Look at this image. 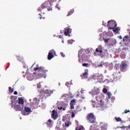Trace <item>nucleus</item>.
<instances>
[{
    "instance_id": "nucleus-1",
    "label": "nucleus",
    "mask_w": 130,
    "mask_h": 130,
    "mask_svg": "<svg viewBox=\"0 0 130 130\" xmlns=\"http://www.w3.org/2000/svg\"><path fill=\"white\" fill-rule=\"evenodd\" d=\"M51 6L52 5H51V3L50 2H45L44 3H43L41 5V7H39L38 9V11L39 12H41L42 10H43V9H46V8H47L48 11H52V7H51Z\"/></svg>"
},
{
    "instance_id": "nucleus-2",
    "label": "nucleus",
    "mask_w": 130,
    "mask_h": 130,
    "mask_svg": "<svg viewBox=\"0 0 130 130\" xmlns=\"http://www.w3.org/2000/svg\"><path fill=\"white\" fill-rule=\"evenodd\" d=\"M86 119L90 123H95L96 122V117H95L93 113L87 114Z\"/></svg>"
},
{
    "instance_id": "nucleus-3",
    "label": "nucleus",
    "mask_w": 130,
    "mask_h": 130,
    "mask_svg": "<svg viewBox=\"0 0 130 130\" xmlns=\"http://www.w3.org/2000/svg\"><path fill=\"white\" fill-rule=\"evenodd\" d=\"M51 94H53V90L46 89L42 93L41 95L43 99H46L47 97L51 96Z\"/></svg>"
},
{
    "instance_id": "nucleus-4",
    "label": "nucleus",
    "mask_w": 130,
    "mask_h": 130,
    "mask_svg": "<svg viewBox=\"0 0 130 130\" xmlns=\"http://www.w3.org/2000/svg\"><path fill=\"white\" fill-rule=\"evenodd\" d=\"M116 26H117V23L114 20H110L108 21L107 27H108L110 30H112V29H114V28H116Z\"/></svg>"
},
{
    "instance_id": "nucleus-5",
    "label": "nucleus",
    "mask_w": 130,
    "mask_h": 130,
    "mask_svg": "<svg viewBox=\"0 0 130 130\" xmlns=\"http://www.w3.org/2000/svg\"><path fill=\"white\" fill-rule=\"evenodd\" d=\"M12 107H14V109L16 111H22V109L24 108V106H22V105H20L19 104L15 103V106L13 105V101L11 103Z\"/></svg>"
},
{
    "instance_id": "nucleus-6",
    "label": "nucleus",
    "mask_w": 130,
    "mask_h": 130,
    "mask_svg": "<svg viewBox=\"0 0 130 130\" xmlns=\"http://www.w3.org/2000/svg\"><path fill=\"white\" fill-rule=\"evenodd\" d=\"M31 112V109L29 107L23 106V108L21 110V113L23 115H29Z\"/></svg>"
},
{
    "instance_id": "nucleus-7",
    "label": "nucleus",
    "mask_w": 130,
    "mask_h": 130,
    "mask_svg": "<svg viewBox=\"0 0 130 130\" xmlns=\"http://www.w3.org/2000/svg\"><path fill=\"white\" fill-rule=\"evenodd\" d=\"M34 71H38L40 73H44V74H46L47 70L45 69V68L43 67H39L38 64L37 65V67L34 68Z\"/></svg>"
},
{
    "instance_id": "nucleus-8",
    "label": "nucleus",
    "mask_w": 130,
    "mask_h": 130,
    "mask_svg": "<svg viewBox=\"0 0 130 130\" xmlns=\"http://www.w3.org/2000/svg\"><path fill=\"white\" fill-rule=\"evenodd\" d=\"M113 78L115 81H117V80H119L120 78H121V75L120 74V71L118 72L114 73L113 74Z\"/></svg>"
},
{
    "instance_id": "nucleus-9",
    "label": "nucleus",
    "mask_w": 130,
    "mask_h": 130,
    "mask_svg": "<svg viewBox=\"0 0 130 130\" xmlns=\"http://www.w3.org/2000/svg\"><path fill=\"white\" fill-rule=\"evenodd\" d=\"M127 67V64H126V63L123 61L121 62L120 65V70L121 72H125V71H126Z\"/></svg>"
},
{
    "instance_id": "nucleus-10",
    "label": "nucleus",
    "mask_w": 130,
    "mask_h": 130,
    "mask_svg": "<svg viewBox=\"0 0 130 130\" xmlns=\"http://www.w3.org/2000/svg\"><path fill=\"white\" fill-rule=\"evenodd\" d=\"M88 72H89V70H88V69H85L84 73L81 74V77L82 80L85 79H88V76H89Z\"/></svg>"
},
{
    "instance_id": "nucleus-11",
    "label": "nucleus",
    "mask_w": 130,
    "mask_h": 130,
    "mask_svg": "<svg viewBox=\"0 0 130 130\" xmlns=\"http://www.w3.org/2000/svg\"><path fill=\"white\" fill-rule=\"evenodd\" d=\"M55 51H54V50H52L50 51H49L48 55V59L49 60H50V59L53 58V57H54V55L53 54H55Z\"/></svg>"
},
{
    "instance_id": "nucleus-12",
    "label": "nucleus",
    "mask_w": 130,
    "mask_h": 130,
    "mask_svg": "<svg viewBox=\"0 0 130 130\" xmlns=\"http://www.w3.org/2000/svg\"><path fill=\"white\" fill-rule=\"evenodd\" d=\"M95 99L96 101H98V102H100L101 107H104V102H103V101H102L101 96H100V95H98L95 97Z\"/></svg>"
},
{
    "instance_id": "nucleus-13",
    "label": "nucleus",
    "mask_w": 130,
    "mask_h": 130,
    "mask_svg": "<svg viewBox=\"0 0 130 130\" xmlns=\"http://www.w3.org/2000/svg\"><path fill=\"white\" fill-rule=\"evenodd\" d=\"M102 48L98 47L96 49L95 52H94V55H97V53L98 55H101L102 54Z\"/></svg>"
},
{
    "instance_id": "nucleus-14",
    "label": "nucleus",
    "mask_w": 130,
    "mask_h": 130,
    "mask_svg": "<svg viewBox=\"0 0 130 130\" xmlns=\"http://www.w3.org/2000/svg\"><path fill=\"white\" fill-rule=\"evenodd\" d=\"M71 33H72V29L70 28L65 29V31L64 32L65 36H69V37H71V35H70Z\"/></svg>"
},
{
    "instance_id": "nucleus-15",
    "label": "nucleus",
    "mask_w": 130,
    "mask_h": 130,
    "mask_svg": "<svg viewBox=\"0 0 130 130\" xmlns=\"http://www.w3.org/2000/svg\"><path fill=\"white\" fill-rule=\"evenodd\" d=\"M16 103L24 106V100L21 98H18V100L16 101Z\"/></svg>"
},
{
    "instance_id": "nucleus-16",
    "label": "nucleus",
    "mask_w": 130,
    "mask_h": 130,
    "mask_svg": "<svg viewBox=\"0 0 130 130\" xmlns=\"http://www.w3.org/2000/svg\"><path fill=\"white\" fill-rule=\"evenodd\" d=\"M51 116L52 118H53L54 119H56V118H57V112L53 110L52 112Z\"/></svg>"
},
{
    "instance_id": "nucleus-17",
    "label": "nucleus",
    "mask_w": 130,
    "mask_h": 130,
    "mask_svg": "<svg viewBox=\"0 0 130 130\" xmlns=\"http://www.w3.org/2000/svg\"><path fill=\"white\" fill-rule=\"evenodd\" d=\"M45 73L43 72H41L40 73H39L37 75V79H41V78H45Z\"/></svg>"
},
{
    "instance_id": "nucleus-18",
    "label": "nucleus",
    "mask_w": 130,
    "mask_h": 130,
    "mask_svg": "<svg viewBox=\"0 0 130 130\" xmlns=\"http://www.w3.org/2000/svg\"><path fill=\"white\" fill-rule=\"evenodd\" d=\"M81 110H82V108L81 106H77L75 108V110H74V112H75V113H77V112L81 111Z\"/></svg>"
},
{
    "instance_id": "nucleus-19",
    "label": "nucleus",
    "mask_w": 130,
    "mask_h": 130,
    "mask_svg": "<svg viewBox=\"0 0 130 130\" xmlns=\"http://www.w3.org/2000/svg\"><path fill=\"white\" fill-rule=\"evenodd\" d=\"M33 75L32 74H29L27 76V79L28 81H32L33 80Z\"/></svg>"
},
{
    "instance_id": "nucleus-20",
    "label": "nucleus",
    "mask_w": 130,
    "mask_h": 130,
    "mask_svg": "<svg viewBox=\"0 0 130 130\" xmlns=\"http://www.w3.org/2000/svg\"><path fill=\"white\" fill-rule=\"evenodd\" d=\"M75 10L74 9H71L68 14L67 15V17H69V16H71V15H73L74 14V12Z\"/></svg>"
},
{
    "instance_id": "nucleus-21",
    "label": "nucleus",
    "mask_w": 130,
    "mask_h": 130,
    "mask_svg": "<svg viewBox=\"0 0 130 130\" xmlns=\"http://www.w3.org/2000/svg\"><path fill=\"white\" fill-rule=\"evenodd\" d=\"M76 130H85V129L84 128V127L82 126H78L76 127Z\"/></svg>"
},
{
    "instance_id": "nucleus-22",
    "label": "nucleus",
    "mask_w": 130,
    "mask_h": 130,
    "mask_svg": "<svg viewBox=\"0 0 130 130\" xmlns=\"http://www.w3.org/2000/svg\"><path fill=\"white\" fill-rule=\"evenodd\" d=\"M115 119L116 120V121L117 122H121L122 121V120L121 119V118H120V117H115Z\"/></svg>"
},
{
    "instance_id": "nucleus-23",
    "label": "nucleus",
    "mask_w": 130,
    "mask_h": 130,
    "mask_svg": "<svg viewBox=\"0 0 130 130\" xmlns=\"http://www.w3.org/2000/svg\"><path fill=\"white\" fill-rule=\"evenodd\" d=\"M103 40L105 42V43H108V41H109V40H110V39L103 38Z\"/></svg>"
},
{
    "instance_id": "nucleus-24",
    "label": "nucleus",
    "mask_w": 130,
    "mask_h": 130,
    "mask_svg": "<svg viewBox=\"0 0 130 130\" xmlns=\"http://www.w3.org/2000/svg\"><path fill=\"white\" fill-rule=\"evenodd\" d=\"M56 130H62L60 128V124H58L56 126Z\"/></svg>"
},
{
    "instance_id": "nucleus-25",
    "label": "nucleus",
    "mask_w": 130,
    "mask_h": 130,
    "mask_svg": "<svg viewBox=\"0 0 130 130\" xmlns=\"http://www.w3.org/2000/svg\"><path fill=\"white\" fill-rule=\"evenodd\" d=\"M83 67H85V68H88L89 67V63H83L82 64Z\"/></svg>"
},
{
    "instance_id": "nucleus-26",
    "label": "nucleus",
    "mask_w": 130,
    "mask_h": 130,
    "mask_svg": "<svg viewBox=\"0 0 130 130\" xmlns=\"http://www.w3.org/2000/svg\"><path fill=\"white\" fill-rule=\"evenodd\" d=\"M113 31L115 33H118V27H116L115 29H113Z\"/></svg>"
},
{
    "instance_id": "nucleus-27",
    "label": "nucleus",
    "mask_w": 130,
    "mask_h": 130,
    "mask_svg": "<svg viewBox=\"0 0 130 130\" xmlns=\"http://www.w3.org/2000/svg\"><path fill=\"white\" fill-rule=\"evenodd\" d=\"M70 108L71 109H74L75 107H74V104L72 103H70Z\"/></svg>"
},
{
    "instance_id": "nucleus-28",
    "label": "nucleus",
    "mask_w": 130,
    "mask_h": 130,
    "mask_svg": "<svg viewBox=\"0 0 130 130\" xmlns=\"http://www.w3.org/2000/svg\"><path fill=\"white\" fill-rule=\"evenodd\" d=\"M107 95H108V99H110V98H111V92H107Z\"/></svg>"
},
{
    "instance_id": "nucleus-29",
    "label": "nucleus",
    "mask_w": 130,
    "mask_h": 130,
    "mask_svg": "<svg viewBox=\"0 0 130 130\" xmlns=\"http://www.w3.org/2000/svg\"><path fill=\"white\" fill-rule=\"evenodd\" d=\"M65 126L66 127H69L70 126V122H65Z\"/></svg>"
},
{
    "instance_id": "nucleus-30",
    "label": "nucleus",
    "mask_w": 130,
    "mask_h": 130,
    "mask_svg": "<svg viewBox=\"0 0 130 130\" xmlns=\"http://www.w3.org/2000/svg\"><path fill=\"white\" fill-rule=\"evenodd\" d=\"M123 130H128V128L127 126H123V127H120Z\"/></svg>"
},
{
    "instance_id": "nucleus-31",
    "label": "nucleus",
    "mask_w": 130,
    "mask_h": 130,
    "mask_svg": "<svg viewBox=\"0 0 130 130\" xmlns=\"http://www.w3.org/2000/svg\"><path fill=\"white\" fill-rule=\"evenodd\" d=\"M75 116H76V114H75V112H72L71 117H72V118H74V117H75Z\"/></svg>"
},
{
    "instance_id": "nucleus-32",
    "label": "nucleus",
    "mask_w": 130,
    "mask_h": 130,
    "mask_svg": "<svg viewBox=\"0 0 130 130\" xmlns=\"http://www.w3.org/2000/svg\"><path fill=\"white\" fill-rule=\"evenodd\" d=\"M68 43L69 44H73V40H68Z\"/></svg>"
},
{
    "instance_id": "nucleus-33",
    "label": "nucleus",
    "mask_w": 130,
    "mask_h": 130,
    "mask_svg": "<svg viewBox=\"0 0 130 130\" xmlns=\"http://www.w3.org/2000/svg\"><path fill=\"white\" fill-rule=\"evenodd\" d=\"M9 91L11 92V93H13V92H14V89L13 88L12 89V87H9Z\"/></svg>"
},
{
    "instance_id": "nucleus-34",
    "label": "nucleus",
    "mask_w": 130,
    "mask_h": 130,
    "mask_svg": "<svg viewBox=\"0 0 130 130\" xmlns=\"http://www.w3.org/2000/svg\"><path fill=\"white\" fill-rule=\"evenodd\" d=\"M127 38H128V37L127 36H125L124 38H123V41L125 42V41H126V40H127Z\"/></svg>"
},
{
    "instance_id": "nucleus-35",
    "label": "nucleus",
    "mask_w": 130,
    "mask_h": 130,
    "mask_svg": "<svg viewBox=\"0 0 130 130\" xmlns=\"http://www.w3.org/2000/svg\"><path fill=\"white\" fill-rule=\"evenodd\" d=\"M78 61H79V62H80V63H82V62H84V60H81V58H79Z\"/></svg>"
},
{
    "instance_id": "nucleus-36",
    "label": "nucleus",
    "mask_w": 130,
    "mask_h": 130,
    "mask_svg": "<svg viewBox=\"0 0 130 130\" xmlns=\"http://www.w3.org/2000/svg\"><path fill=\"white\" fill-rule=\"evenodd\" d=\"M103 93H107V89H106V88H104V89H103Z\"/></svg>"
},
{
    "instance_id": "nucleus-37",
    "label": "nucleus",
    "mask_w": 130,
    "mask_h": 130,
    "mask_svg": "<svg viewBox=\"0 0 130 130\" xmlns=\"http://www.w3.org/2000/svg\"><path fill=\"white\" fill-rule=\"evenodd\" d=\"M94 94H95V95H98V94L99 93V91H94Z\"/></svg>"
},
{
    "instance_id": "nucleus-38",
    "label": "nucleus",
    "mask_w": 130,
    "mask_h": 130,
    "mask_svg": "<svg viewBox=\"0 0 130 130\" xmlns=\"http://www.w3.org/2000/svg\"><path fill=\"white\" fill-rule=\"evenodd\" d=\"M102 130H107V128L105 127V126H102Z\"/></svg>"
},
{
    "instance_id": "nucleus-39",
    "label": "nucleus",
    "mask_w": 130,
    "mask_h": 130,
    "mask_svg": "<svg viewBox=\"0 0 130 130\" xmlns=\"http://www.w3.org/2000/svg\"><path fill=\"white\" fill-rule=\"evenodd\" d=\"M75 102H76V100H72L71 101V103H73V104L75 103Z\"/></svg>"
},
{
    "instance_id": "nucleus-40",
    "label": "nucleus",
    "mask_w": 130,
    "mask_h": 130,
    "mask_svg": "<svg viewBox=\"0 0 130 130\" xmlns=\"http://www.w3.org/2000/svg\"><path fill=\"white\" fill-rule=\"evenodd\" d=\"M60 55H61V56L62 57H64V56H65L64 54L63 53H62V52H61V53H60Z\"/></svg>"
},
{
    "instance_id": "nucleus-41",
    "label": "nucleus",
    "mask_w": 130,
    "mask_h": 130,
    "mask_svg": "<svg viewBox=\"0 0 130 130\" xmlns=\"http://www.w3.org/2000/svg\"><path fill=\"white\" fill-rule=\"evenodd\" d=\"M128 112H129V110H125L124 112V113H127Z\"/></svg>"
},
{
    "instance_id": "nucleus-42",
    "label": "nucleus",
    "mask_w": 130,
    "mask_h": 130,
    "mask_svg": "<svg viewBox=\"0 0 130 130\" xmlns=\"http://www.w3.org/2000/svg\"><path fill=\"white\" fill-rule=\"evenodd\" d=\"M39 18L40 19H42V16L41 15V14H39Z\"/></svg>"
},
{
    "instance_id": "nucleus-43",
    "label": "nucleus",
    "mask_w": 130,
    "mask_h": 130,
    "mask_svg": "<svg viewBox=\"0 0 130 130\" xmlns=\"http://www.w3.org/2000/svg\"><path fill=\"white\" fill-rule=\"evenodd\" d=\"M55 7L56 8V9H58V10H60V8H59V7H58V5H56Z\"/></svg>"
},
{
    "instance_id": "nucleus-44",
    "label": "nucleus",
    "mask_w": 130,
    "mask_h": 130,
    "mask_svg": "<svg viewBox=\"0 0 130 130\" xmlns=\"http://www.w3.org/2000/svg\"><path fill=\"white\" fill-rule=\"evenodd\" d=\"M58 109H59V110H61V109H63V108H62V107H58Z\"/></svg>"
},
{
    "instance_id": "nucleus-45",
    "label": "nucleus",
    "mask_w": 130,
    "mask_h": 130,
    "mask_svg": "<svg viewBox=\"0 0 130 130\" xmlns=\"http://www.w3.org/2000/svg\"><path fill=\"white\" fill-rule=\"evenodd\" d=\"M51 3H55L56 2V0H50Z\"/></svg>"
},
{
    "instance_id": "nucleus-46",
    "label": "nucleus",
    "mask_w": 130,
    "mask_h": 130,
    "mask_svg": "<svg viewBox=\"0 0 130 130\" xmlns=\"http://www.w3.org/2000/svg\"><path fill=\"white\" fill-rule=\"evenodd\" d=\"M14 95H17L18 92H17V91H15L14 92Z\"/></svg>"
},
{
    "instance_id": "nucleus-47",
    "label": "nucleus",
    "mask_w": 130,
    "mask_h": 130,
    "mask_svg": "<svg viewBox=\"0 0 130 130\" xmlns=\"http://www.w3.org/2000/svg\"><path fill=\"white\" fill-rule=\"evenodd\" d=\"M48 122H49V123H51L52 121L50 119H49Z\"/></svg>"
},
{
    "instance_id": "nucleus-48",
    "label": "nucleus",
    "mask_w": 130,
    "mask_h": 130,
    "mask_svg": "<svg viewBox=\"0 0 130 130\" xmlns=\"http://www.w3.org/2000/svg\"><path fill=\"white\" fill-rule=\"evenodd\" d=\"M118 37L119 38V39H122V37H121V36H119Z\"/></svg>"
},
{
    "instance_id": "nucleus-49",
    "label": "nucleus",
    "mask_w": 130,
    "mask_h": 130,
    "mask_svg": "<svg viewBox=\"0 0 130 130\" xmlns=\"http://www.w3.org/2000/svg\"><path fill=\"white\" fill-rule=\"evenodd\" d=\"M69 85H70V83H69V82H67L66 83V86H69Z\"/></svg>"
},
{
    "instance_id": "nucleus-50",
    "label": "nucleus",
    "mask_w": 130,
    "mask_h": 130,
    "mask_svg": "<svg viewBox=\"0 0 130 130\" xmlns=\"http://www.w3.org/2000/svg\"><path fill=\"white\" fill-rule=\"evenodd\" d=\"M128 127V129L130 130V124L127 126Z\"/></svg>"
},
{
    "instance_id": "nucleus-51",
    "label": "nucleus",
    "mask_w": 130,
    "mask_h": 130,
    "mask_svg": "<svg viewBox=\"0 0 130 130\" xmlns=\"http://www.w3.org/2000/svg\"><path fill=\"white\" fill-rule=\"evenodd\" d=\"M34 64H35V63H34L32 66L31 67V68H33V66H34Z\"/></svg>"
},
{
    "instance_id": "nucleus-52",
    "label": "nucleus",
    "mask_w": 130,
    "mask_h": 130,
    "mask_svg": "<svg viewBox=\"0 0 130 130\" xmlns=\"http://www.w3.org/2000/svg\"><path fill=\"white\" fill-rule=\"evenodd\" d=\"M38 88H40V85H38Z\"/></svg>"
},
{
    "instance_id": "nucleus-53",
    "label": "nucleus",
    "mask_w": 130,
    "mask_h": 130,
    "mask_svg": "<svg viewBox=\"0 0 130 130\" xmlns=\"http://www.w3.org/2000/svg\"><path fill=\"white\" fill-rule=\"evenodd\" d=\"M63 110H66V109L64 108H63Z\"/></svg>"
},
{
    "instance_id": "nucleus-54",
    "label": "nucleus",
    "mask_w": 130,
    "mask_h": 130,
    "mask_svg": "<svg viewBox=\"0 0 130 130\" xmlns=\"http://www.w3.org/2000/svg\"><path fill=\"white\" fill-rule=\"evenodd\" d=\"M78 57H80V54H78Z\"/></svg>"
},
{
    "instance_id": "nucleus-55",
    "label": "nucleus",
    "mask_w": 130,
    "mask_h": 130,
    "mask_svg": "<svg viewBox=\"0 0 130 130\" xmlns=\"http://www.w3.org/2000/svg\"><path fill=\"white\" fill-rule=\"evenodd\" d=\"M22 73L25 74V72H22Z\"/></svg>"
},
{
    "instance_id": "nucleus-56",
    "label": "nucleus",
    "mask_w": 130,
    "mask_h": 130,
    "mask_svg": "<svg viewBox=\"0 0 130 130\" xmlns=\"http://www.w3.org/2000/svg\"><path fill=\"white\" fill-rule=\"evenodd\" d=\"M23 77H26V75H23Z\"/></svg>"
},
{
    "instance_id": "nucleus-57",
    "label": "nucleus",
    "mask_w": 130,
    "mask_h": 130,
    "mask_svg": "<svg viewBox=\"0 0 130 130\" xmlns=\"http://www.w3.org/2000/svg\"><path fill=\"white\" fill-rule=\"evenodd\" d=\"M62 43H63V41H62Z\"/></svg>"
},
{
    "instance_id": "nucleus-58",
    "label": "nucleus",
    "mask_w": 130,
    "mask_h": 130,
    "mask_svg": "<svg viewBox=\"0 0 130 130\" xmlns=\"http://www.w3.org/2000/svg\"><path fill=\"white\" fill-rule=\"evenodd\" d=\"M129 36H130V32H129Z\"/></svg>"
},
{
    "instance_id": "nucleus-59",
    "label": "nucleus",
    "mask_w": 130,
    "mask_h": 130,
    "mask_svg": "<svg viewBox=\"0 0 130 130\" xmlns=\"http://www.w3.org/2000/svg\"><path fill=\"white\" fill-rule=\"evenodd\" d=\"M129 122H130V118L129 119Z\"/></svg>"
}]
</instances>
